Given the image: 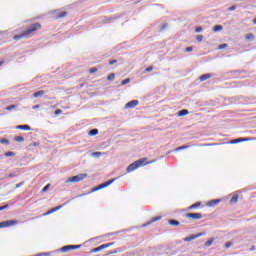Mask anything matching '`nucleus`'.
<instances>
[{
	"label": "nucleus",
	"mask_w": 256,
	"mask_h": 256,
	"mask_svg": "<svg viewBox=\"0 0 256 256\" xmlns=\"http://www.w3.org/2000/svg\"><path fill=\"white\" fill-rule=\"evenodd\" d=\"M169 225H172L173 227H179L180 223L177 220H169Z\"/></svg>",
	"instance_id": "obj_21"
},
{
	"label": "nucleus",
	"mask_w": 256,
	"mask_h": 256,
	"mask_svg": "<svg viewBox=\"0 0 256 256\" xmlns=\"http://www.w3.org/2000/svg\"><path fill=\"white\" fill-rule=\"evenodd\" d=\"M194 239H197V238L195 237V235H192V236L186 237L184 241H193Z\"/></svg>",
	"instance_id": "obj_31"
},
{
	"label": "nucleus",
	"mask_w": 256,
	"mask_h": 256,
	"mask_svg": "<svg viewBox=\"0 0 256 256\" xmlns=\"http://www.w3.org/2000/svg\"><path fill=\"white\" fill-rule=\"evenodd\" d=\"M60 207H61V206H57V207H55V208L50 209L49 211H47L46 213H44L43 216L46 217V215H51V213H55V211H59V208H60Z\"/></svg>",
	"instance_id": "obj_15"
},
{
	"label": "nucleus",
	"mask_w": 256,
	"mask_h": 256,
	"mask_svg": "<svg viewBox=\"0 0 256 256\" xmlns=\"http://www.w3.org/2000/svg\"><path fill=\"white\" fill-rule=\"evenodd\" d=\"M145 71H146V73H151V71H153L152 66L146 68Z\"/></svg>",
	"instance_id": "obj_44"
},
{
	"label": "nucleus",
	"mask_w": 256,
	"mask_h": 256,
	"mask_svg": "<svg viewBox=\"0 0 256 256\" xmlns=\"http://www.w3.org/2000/svg\"><path fill=\"white\" fill-rule=\"evenodd\" d=\"M63 17H67V12H60V13L56 16V19H63Z\"/></svg>",
	"instance_id": "obj_26"
},
{
	"label": "nucleus",
	"mask_w": 256,
	"mask_h": 256,
	"mask_svg": "<svg viewBox=\"0 0 256 256\" xmlns=\"http://www.w3.org/2000/svg\"><path fill=\"white\" fill-rule=\"evenodd\" d=\"M62 113H63V111L61 109H57L54 112L55 115H61Z\"/></svg>",
	"instance_id": "obj_41"
},
{
	"label": "nucleus",
	"mask_w": 256,
	"mask_h": 256,
	"mask_svg": "<svg viewBox=\"0 0 256 256\" xmlns=\"http://www.w3.org/2000/svg\"><path fill=\"white\" fill-rule=\"evenodd\" d=\"M43 28V25L41 23L36 22L33 24H30V26L21 34H17L13 37L14 41H21V39H29L35 35L36 31H40V29Z\"/></svg>",
	"instance_id": "obj_1"
},
{
	"label": "nucleus",
	"mask_w": 256,
	"mask_h": 256,
	"mask_svg": "<svg viewBox=\"0 0 256 256\" xmlns=\"http://www.w3.org/2000/svg\"><path fill=\"white\" fill-rule=\"evenodd\" d=\"M203 235H205V232H200L198 234H195L194 236L196 239H199V237H203Z\"/></svg>",
	"instance_id": "obj_34"
},
{
	"label": "nucleus",
	"mask_w": 256,
	"mask_h": 256,
	"mask_svg": "<svg viewBox=\"0 0 256 256\" xmlns=\"http://www.w3.org/2000/svg\"><path fill=\"white\" fill-rule=\"evenodd\" d=\"M145 165H149V162H147V158H142L130 164L127 167L126 171L127 173H131L136 169H139V167H145Z\"/></svg>",
	"instance_id": "obj_2"
},
{
	"label": "nucleus",
	"mask_w": 256,
	"mask_h": 256,
	"mask_svg": "<svg viewBox=\"0 0 256 256\" xmlns=\"http://www.w3.org/2000/svg\"><path fill=\"white\" fill-rule=\"evenodd\" d=\"M235 9H237V6H231L230 8H228V11H235Z\"/></svg>",
	"instance_id": "obj_47"
},
{
	"label": "nucleus",
	"mask_w": 256,
	"mask_h": 256,
	"mask_svg": "<svg viewBox=\"0 0 256 256\" xmlns=\"http://www.w3.org/2000/svg\"><path fill=\"white\" fill-rule=\"evenodd\" d=\"M23 185H25V181L16 184V189H19V187H23Z\"/></svg>",
	"instance_id": "obj_38"
},
{
	"label": "nucleus",
	"mask_w": 256,
	"mask_h": 256,
	"mask_svg": "<svg viewBox=\"0 0 256 256\" xmlns=\"http://www.w3.org/2000/svg\"><path fill=\"white\" fill-rule=\"evenodd\" d=\"M15 107H17L16 105H10L8 107H6V111H12V109H15Z\"/></svg>",
	"instance_id": "obj_35"
},
{
	"label": "nucleus",
	"mask_w": 256,
	"mask_h": 256,
	"mask_svg": "<svg viewBox=\"0 0 256 256\" xmlns=\"http://www.w3.org/2000/svg\"><path fill=\"white\" fill-rule=\"evenodd\" d=\"M88 135H90V137H95V135H99V130L98 129H92L89 131Z\"/></svg>",
	"instance_id": "obj_18"
},
{
	"label": "nucleus",
	"mask_w": 256,
	"mask_h": 256,
	"mask_svg": "<svg viewBox=\"0 0 256 256\" xmlns=\"http://www.w3.org/2000/svg\"><path fill=\"white\" fill-rule=\"evenodd\" d=\"M1 65H3V62H0V67H1Z\"/></svg>",
	"instance_id": "obj_55"
},
{
	"label": "nucleus",
	"mask_w": 256,
	"mask_h": 256,
	"mask_svg": "<svg viewBox=\"0 0 256 256\" xmlns=\"http://www.w3.org/2000/svg\"><path fill=\"white\" fill-rule=\"evenodd\" d=\"M213 241H215V238H210L208 241L205 242V247H211V245H213Z\"/></svg>",
	"instance_id": "obj_24"
},
{
	"label": "nucleus",
	"mask_w": 256,
	"mask_h": 256,
	"mask_svg": "<svg viewBox=\"0 0 256 256\" xmlns=\"http://www.w3.org/2000/svg\"><path fill=\"white\" fill-rule=\"evenodd\" d=\"M9 207V205H4V206H2V207H0V211H5V209H7Z\"/></svg>",
	"instance_id": "obj_46"
},
{
	"label": "nucleus",
	"mask_w": 256,
	"mask_h": 256,
	"mask_svg": "<svg viewBox=\"0 0 256 256\" xmlns=\"http://www.w3.org/2000/svg\"><path fill=\"white\" fill-rule=\"evenodd\" d=\"M87 177V174H79L76 176H72L67 179L66 183H79V181H83Z\"/></svg>",
	"instance_id": "obj_4"
},
{
	"label": "nucleus",
	"mask_w": 256,
	"mask_h": 256,
	"mask_svg": "<svg viewBox=\"0 0 256 256\" xmlns=\"http://www.w3.org/2000/svg\"><path fill=\"white\" fill-rule=\"evenodd\" d=\"M156 221H161V216L152 218L150 221L142 224V227H149V225H152V223H155Z\"/></svg>",
	"instance_id": "obj_10"
},
{
	"label": "nucleus",
	"mask_w": 256,
	"mask_h": 256,
	"mask_svg": "<svg viewBox=\"0 0 256 256\" xmlns=\"http://www.w3.org/2000/svg\"><path fill=\"white\" fill-rule=\"evenodd\" d=\"M196 39L201 43V41H203V35H198Z\"/></svg>",
	"instance_id": "obj_43"
},
{
	"label": "nucleus",
	"mask_w": 256,
	"mask_h": 256,
	"mask_svg": "<svg viewBox=\"0 0 256 256\" xmlns=\"http://www.w3.org/2000/svg\"><path fill=\"white\" fill-rule=\"evenodd\" d=\"M196 33H201V31H203V28L202 27H197L195 29Z\"/></svg>",
	"instance_id": "obj_45"
},
{
	"label": "nucleus",
	"mask_w": 256,
	"mask_h": 256,
	"mask_svg": "<svg viewBox=\"0 0 256 256\" xmlns=\"http://www.w3.org/2000/svg\"><path fill=\"white\" fill-rule=\"evenodd\" d=\"M166 27H167V24H164V25L162 26V29H166Z\"/></svg>",
	"instance_id": "obj_52"
},
{
	"label": "nucleus",
	"mask_w": 256,
	"mask_h": 256,
	"mask_svg": "<svg viewBox=\"0 0 256 256\" xmlns=\"http://www.w3.org/2000/svg\"><path fill=\"white\" fill-rule=\"evenodd\" d=\"M19 224V220H7L0 222V229H5L7 227H15V225Z\"/></svg>",
	"instance_id": "obj_3"
},
{
	"label": "nucleus",
	"mask_w": 256,
	"mask_h": 256,
	"mask_svg": "<svg viewBox=\"0 0 256 256\" xmlns=\"http://www.w3.org/2000/svg\"><path fill=\"white\" fill-rule=\"evenodd\" d=\"M253 24L256 25V18L253 20Z\"/></svg>",
	"instance_id": "obj_54"
},
{
	"label": "nucleus",
	"mask_w": 256,
	"mask_h": 256,
	"mask_svg": "<svg viewBox=\"0 0 256 256\" xmlns=\"http://www.w3.org/2000/svg\"><path fill=\"white\" fill-rule=\"evenodd\" d=\"M197 207H201V202H196V203L190 205L187 209H188V211H193V209H197Z\"/></svg>",
	"instance_id": "obj_13"
},
{
	"label": "nucleus",
	"mask_w": 256,
	"mask_h": 256,
	"mask_svg": "<svg viewBox=\"0 0 256 256\" xmlns=\"http://www.w3.org/2000/svg\"><path fill=\"white\" fill-rule=\"evenodd\" d=\"M185 217L187 219H192L193 221H199V219H203V214H201V213H186Z\"/></svg>",
	"instance_id": "obj_5"
},
{
	"label": "nucleus",
	"mask_w": 256,
	"mask_h": 256,
	"mask_svg": "<svg viewBox=\"0 0 256 256\" xmlns=\"http://www.w3.org/2000/svg\"><path fill=\"white\" fill-rule=\"evenodd\" d=\"M183 149H189V146H187V145L180 146V147L176 148V151H183Z\"/></svg>",
	"instance_id": "obj_32"
},
{
	"label": "nucleus",
	"mask_w": 256,
	"mask_h": 256,
	"mask_svg": "<svg viewBox=\"0 0 256 256\" xmlns=\"http://www.w3.org/2000/svg\"><path fill=\"white\" fill-rule=\"evenodd\" d=\"M245 141H253V138H238L231 141L232 144L243 143Z\"/></svg>",
	"instance_id": "obj_11"
},
{
	"label": "nucleus",
	"mask_w": 256,
	"mask_h": 256,
	"mask_svg": "<svg viewBox=\"0 0 256 256\" xmlns=\"http://www.w3.org/2000/svg\"><path fill=\"white\" fill-rule=\"evenodd\" d=\"M42 95H45V91H43V90H40V91H38V92H35L34 94H33V97H42Z\"/></svg>",
	"instance_id": "obj_23"
},
{
	"label": "nucleus",
	"mask_w": 256,
	"mask_h": 256,
	"mask_svg": "<svg viewBox=\"0 0 256 256\" xmlns=\"http://www.w3.org/2000/svg\"><path fill=\"white\" fill-rule=\"evenodd\" d=\"M113 253H117V251H114Z\"/></svg>",
	"instance_id": "obj_56"
},
{
	"label": "nucleus",
	"mask_w": 256,
	"mask_h": 256,
	"mask_svg": "<svg viewBox=\"0 0 256 256\" xmlns=\"http://www.w3.org/2000/svg\"><path fill=\"white\" fill-rule=\"evenodd\" d=\"M49 187H51V184H47V185L42 189V192L45 193V191H48Z\"/></svg>",
	"instance_id": "obj_40"
},
{
	"label": "nucleus",
	"mask_w": 256,
	"mask_h": 256,
	"mask_svg": "<svg viewBox=\"0 0 256 256\" xmlns=\"http://www.w3.org/2000/svg\"><path fill=\"white\" fill-rule=\"evenodd\" d=\"M4 155H5L6 157H15V152L9 151V152H6Z\"/></svg>",
	"instance_id": "obj_30"
},
{
	"label": "nucleus",
	"mask_w": 256,
	"mask_h": 256,
	"mask_svg": "<svg viewBox=\"0 0 256 256\" xmlns=\"http://www.w3.org/2000/svg\"><path fill=\"white\" fill-rule=\"evenodd\" d=\"M114 181H115V179L104 182V183L100 184L99 186H97L96 188H94L93 190L99 191L101 189H105V187H109V185H111V183H113Z\"/></svg>",
	"instance_id": "obj_8"
},
{
	"label": "nucleus",
	"mask_w": 256,
	"mask_h": 256,
	"mask_svg": "<svg viewBox=\"0 0 256 256\" xmlns=\"http://www.w3.org/2000/svg\"><path fill=\"white\" fill-rule=\"evenodd\" d=\"M220 201H221V200H219V199L212 200V201L208 202V206H209V207H215V205H218V203H219Z\"/></svg>",
	"instance_id": "obj_19"
},
{
	"label": "nucleus",
	"mask_w": 256,
	"mask_h": 256,
	"mask_svg": "<svg viewBox=\"0 0 256 256\" xmlns=\"http://www.w3.org/2000/svg\"><path fill=\"white\" fill-rule=\"evenodd\" d=\"M228 45L227 44H221L218 46V49H227Z\"/></svg>",
	"instance_id": "obj_39"
},
{
	"label": "nucleus",
	"mask_w": 256,
	"mask_h": 256,
	"mask_svg": "<svg viewBox=\"0 0 256 256\" xmlns=\"http://www.w3.org/2000/svg\"><path fill=\"white\" fill-rule=\"evenodd\" d=\"M111 245H115L114 242H110L107 244H102L94 249L91 250V253H98V251H102V249H107V247H111Z\"/></svg>",
	"instance_id": "obj_6"
},
{
	"label": "nucleus",
	"mask_w": 256,
	"mask_h": 256,
	"mask_svg": "<svg viewBox=\"0 0 256 256\" xmlns=\"http://www.w3.org/2000/svg\"><path fill=\"white\" fill-rule=\"evenodd\" d=\"M0 143H1L2 145H9V140H8L7 138H2V139L0 140Z\"/></svg>",
	"instance_id": "obj_28"
},
{
	"label": "nucleus",
	"mask_w": 256,
	"mask_h": 256,
	"mask_svg": "<svg viewBox=\"0 0 256 256\" xmlns=\"http://www.w3.org/2000/svg\"><path fill=\"white\" fill-rule=\"evenodd\" d=\"M115 79V73H111L107 76L108 81H113Z\"/></svg>",
	"instance_id": "obj_29"
},
{
	"label": "nucleus",
	"mask_w": 256,
	"mask_h": 256,
	"mask_svg": "<svg viewBox=\"0 0 256 256\" xmlns=\"http://www.w3.org/2000/svg\"><path fill=\"white\" fill-rule=\"evenodd\" d=\"M191 51H193V47H187V48H186V52H187V53H191Z\"/></svg>",
	"instance_id": "obj_48"
},
{
	"label": "nucleus",
	"mask_w": 256,
	"mask_h": 256,
	"mask_svg": "<svg viewBox=\"0 0 256 256\" xmlns=\"http://www.w3.org/2000/svg\"><path fill=\"white\" fill-rule=\"evenodd\" d=\"M250 251H255V246H252V248L250 249Z\"/></svg>",
	"instance_id": "obj_53"
},
{
	"label": "nucleus",
	"mask_w": 256,
	"mask_h": 256,
	"mask_svg": "<svg viewBox=\"0 0 256 256\" xmlns=\"http://www.w3.org/2000/svg\"><path fill=\"white\" fill-rule=\"evenodd\" d=\"M73 249H81V245H66L60 249L62 253H67V251H73Z\"/></svg>",
	"instance_id": "obj_7"
},
{
	"label": "nucleus",
	"mask_w": 256,
	"mask_h": 256,
	"mask_svg": "<svg viewBox=\"0 0 256 256\" xmlns=\"http://www.w3.org/2000/svg\"><path fill=\"white\" fill-rule=\"evenodd\" d=\"M213 31H214V33H217L219 31H223V26L216 25V26L213 27Z\"/></svg>",
	"instance_id": "obj_22"
},
{
	"label": "nucleus",
	"mask_w": 256,
	"mask_h": 256,
	"mask_svg": "<svg viewBox=\"0 0 256 256\" xmlns=\"http://www.w3.org/2000/svg\"><path fill=\"white\" fill-rule=\"evenodd\" d=\"M139 105V100H132L125 104V109H135Z\"/></svg>",
	"instance_id": "obj_9"
},
{
	"label": "nucleus",
	"mask_w": 256,
	"mask_h": 256,
	"mask_svg": "<svg viewBox=\"0 0 256 256\" xmlns=\"http://www.w3.org/2000/svg\"><path fill=\"white\" fill-rule=\"evenodd\" d=\"M92 155H93V157H101L103 155V153H101V152H94Z\"/></svg>",
	"instance_id": "obj_36"
},
{
	"label": "nucleus",
	"mask_w": 256,
	"mask_h": 256,
	"mask_svg": "<svg viewBox=\"0 0 256 256\" xmlns=\"http://www.w3.org/2000/svg\"><path fill=\"white\" fill-rule=\"evenodd\" d=\"M128 83H131V79H129V78L123 80L121 85H127Z\"/></svg>",
	"instance_id": "obj_33"
},
{
	"label": "nucleus",
	"mask_w": 256,
	"mask_h": 256,
	"mask_svg": "<svg viewBox=\"0 0 256 256\" xmlns=\"http://www.w3.org/2000/svg\"><path fill=\"white\" fill-rule=\"evenodd\" d=\"M16 129H20L22 131H31V126H29V125H18V126H16Z\"/></svg>",
	"instance_id": "obj_12"
},
{
	"label": "nucleus",
	"mask_w": 256,
	"mask_h": 256,
	"mask_svg": "<svg viewBox=\"0 0 256 256\" xmlns=\"http://www.w3.org/2000/svg\"><path fill=\"white\" fill-rule=\"evenodd\" d=\"M14 141H16L17 143H23V141H25V138L22 136H17L14 138Z\"/></svg>",
	"instance_id": "obj_25"
},
{
	"label": "nucleus",
	"mask_w": 256,
	"mask_h": 256,
	"mask_svg": "<svg viewBox=\"0 0 256 256\" xmlns=\"http://www.w3.org/2000/svg\"><path fill=\"white\" fill-rule=\"evenodd\" d=\"M33 109H39V105L33 106Z\"/></svg>",
	"instance_id": "obj_51"
},
{
	"label": "nucleus",
	"mask_w": 256,
	"mask_h": 256,
	"mask_svg": "<svg viewBox=\"0 0 256 256\" xmlns=\"http://www.w3.org/2000/svg\"><path fill=\"white\" fill-rule=\"evenodd\" d=\"M213 77V74H203L200 76V81H207V79H211Z\"/></svg>",
	"instance_id": "obj_14"
},
{
	"label": "nucleus",
	"mask_w": 256,
	"mask_h": 256,
	"mask_svg": "<svg viewBox=\"0 0 256 256\" xmlns=\"http://www.w3.org/2000/svg\"><path fill=\"white\" fill-rule=\"evenodd\" d=\"M8 177H15V174L10 173V174H8Z\"/></svg>",
	"instance_id": "obj_50"
},
{
	"label": "nucleus",
	"mask_w": 256,
	"mask_h": 256,
	"mask_svg": "<svg viewBox=\"0 0 256 256\" xmlns=\"http://www.w3.org/2000/svg\"><path fill=\"white\" fill-rule=\"evenodd\" d=\"M217 144L212 143V144H194L193 147H213Z\"/></svg>",
	"instance_id": "obj_17"
},
{
	"label": "nucleus",
	"mask_w": 256,
	"mask_h": 256,
	"mask_svg": "<svg viewBox=\"0 0 256 256\" xmlns=\"http://www.w3.org/2000/svg\"><path fill=\"white\" fill-rule=\"evenodd\" d=\"M185 115H189V110L183 109L178 112V117H185Z\"/></svg>",
	"instance_id": "obj_16"
},
{
	"label": "nucleus",
	"mask_w": 256,
	"mask_h": 256,
	"mask_svg": "<svg viewBox=\"0 0 256 256\" xmlns=\"http://www.w3.org/2000/svg\"><path fill=\"white\" fill-rule=\"evenodd\" d=\"M237 201H239V196L234 195V196L230 199V204H231V205H235V203H237Z\"/></svg>",
	"instance_id": "obj_20"
},
{
	"label": "nucleus",
	"mask_w": 256,
	"mask_h": 256,
	"mask_svg": "<svg viewBox=\"0 0 256 256\" xmlns=\"http://www.w3.org/2000/svg\"><path fill=\"white\" fill-rule=\"evenodd\" d=\"M115 63H117V60H110L109 61V65H115Z\"/></svg>",
	"instance_id": "obj_49"
},
{
	"label": "nucleus",
	"mask_w": 256,
	"mask_h": 256,
	"mask_svg": "<svg viewBox=\"0 0 256 256\" xmlns=\"http://www.w3.org/2000/svg\"><path fill=\"white\" fill-rule=\"evenodd\" d=\"M246 39H248V41H253L255 39V35H253V33H249L246 35Z\"/></svg>",
	"instance_id": "obj_27"
},
{
	"label": "nucleus",
	"mask_w": 256,
	"mask_h": 256,
	"mask_svg": "<svg viewBox=\"0 0 256 256\" xmlns=\"http://www.w3.org/2000/svg\"><path fill=\"white\" fill-rule=\"evenodd\" d=\"M98 69L97 68H90L89 69V73L93 74V73H97Z\"/></svg>",
	"instance_id": "obj_37"
},
{
	"label": "nucleus",
	"mask_w": 256,
	"mask_h": 256,
	"mask_svg": "<svg viewBox=\"0 0 256 256\" xmlns=\"http://www.w3.org/2000/svg\"><path fill=\"white\" fill-rule=\"evenodd\" d=\"M232 245H233L232 242H226V243H225V248H226V249H229V247H231Z\"/></svg>",
	"instance_id": "obj_42"
}]
</instances>
